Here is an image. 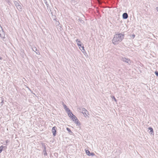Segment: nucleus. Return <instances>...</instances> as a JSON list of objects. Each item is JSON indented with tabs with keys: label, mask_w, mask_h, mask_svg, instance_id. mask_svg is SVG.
Returning a JSON list of instances; mask_svg holds the SVG:
<instances>
[{
	"label": "nucleus",
	"mask_w": 158,
	"mask_h": 158,
	"mask_svg": "<svg viewBox=\"0 0 158 158\" xmlns=\"http://www.w3.org/2000/svg\"><path fill=\"white\" fill-rule=\"evenodd\" d=\"M74 122L77 124L78 126L80 125H81L80 122L78 121V119L76 118Z\"/></svg>",
	"instance_id": "f8f14e48"
},
{
	"label": "nucleus",
	"mask_w": 158,
	"mask_h": 158,
	"mask_svg": "<svg viewBox=\"0 0 158 158\" xmlns=\"http://www.w3.org/2000/svg\"><path fill=\"white\" fill-rule=\"evenodd\" d=\"M14 3L15 4V5L16 7L17 6L19 5V4L18 3V2L16 1H14Z\"/></svg>",
	"instance_id": "dca6fc26"
},
{
	"label": "nucleus",
	"mask_w": 158,
	"mask_h": 158,
	"mask_svg": "<svg viewBox=\"0 0 158 158\" xmlns=\"http://www.w3.org/2000/svg\"><path fill=\"white\" fill-rule=\"evenodd\" d=\"M66 130L68 131L69 134L72 135L73 133L71 130L69 128L67 127L66 128Z\"/></svg>",
	"instance_id": "4468645a"
},
{
	"label": "nucleus",
	"mask_w": 158,
	"mask_h": 158,
	"mask_svg": "<svg viewBox=\"0 0 158 158\" xmlns=\"http://www.w3.org/2000/svg\"><path fill=\"white\" fill-rule=\"evenodd\" d=\"M4 103V100H2V102L0 103V107H1L3 105V103Z\"/></svg>",
	"instance_id": "4be33fe9"
},
{
	"label": "nucleus",
	"mask_w": 158,
	"mask_h": 158,
	"mask_svg": "<svg viewBox=\"0 0 158 158\" xmlns=\"http://www.w3.org/2000/svg\"><path fill=\"white\" fill-rule=\"evenodd\" d=\"M16 7L19 11H22V7L20 5H19Z\"/></svg>",
	"instance_id": "2eb2a0df"
},
{
	"label": "nucleus",
	"mask_w": 158,
	"mask_h": 158,
	"mask_svg": "<svg viewBox=\"0 0 158 158\" xmlns=\"http://www.w3.org/2000/svg\"><path fill=\"white\" fill-rule=\"evenodd\" d=\"M4 149H6V146H4Z\"/></svg>",
	"instance_id": "72a5a7b5"
},
{
	"label": "nucleus",
	"mask_w": 158,
	"mask_h": 158,
	"mask_svg": "<svg viewBox=\"0 0 158 158\" xmlns=\"http://www.w3.org/2000/svg\"><path fill=\"white\" fill-rule=\"evenodd\" d=\"M56 19H56V18H55V19H54V20H56V24L57 26V25H59V24H60V23L58 21H57V20H56Z\"/></svg>",
	"instance_id": "a211bd4d"
},
{
	"label": "nucleus",
	"mask_w": 158,
	"mask_h": 158,
	"mask_svg": "<svg viewBox=\"0 0 158 158\" xmlns=\"http://www.w3.org/2000/svg\"><path fill=\"white\" fill-rule=\"evenodd\" d=\"M56 129L57 128L56 126L53 127L52 128V131L54 136H55L56 134Z\"/></svg>",
	"instance_id": "39448f33"
},
{
	"label": "nucleus",
	"mask_w": 158,
	"mask_h": 158,
	"mask_svg": "<svg viewBox=\"0 0 158 158\" xmlns=\"http://www.w3.org/2000/svg\"><path fill=\"white\" fill-rule=\"evenodd\" d=\"M61 27H60V31H61V30H62V28L61 29Z\"/></svg>",
	"instance_id": "f704fd0d"
},
{
	"label": "nucleus",
	"mask_w": 158,
	"mask_h": 158,
	"mask_svg": "<svg viewBox=\"0 0 158 158\" xmlns=\"http://www.w3.org/2000/svg\"><path fill=\"white\" fill-rule=\"evenodd\" d=\"M155 74L156 75V76L158 77V72L157 71H156L155 72Z\"/></svg>",
	"instance_id": "a878e982"
},
{
	"label": "nucleus",
	"mask_w": 158,
	"mask_h": 158,
	"mask_svg": "<svg viewBox=\"0 0 158 158\" xmlns=\"http://www.w3.org/2000/svg\"><path fill=\"white\" fill-rule=\"evenodd\" d=\"M44 3L47 6V9L48 10H50V11H51V9H50V7L49 5V4H48V2H47V0H44Z\"/></svg>",
	"instance_id": "9d476101"
},
{
	"label": "nucleus",
	"mask_w": 158,
	"mask_h": 158,
	"mask_svg": "<svg viewBox=\"0 0 158 158\" xmlns=\"http://www.w3.org/2000/svg\"><path fill=\"white\" fill-rule=\"evenodd\" d=\"M124 35L122 33L115 34L112 40V43L114 44H117L118 42H121L122 41L124 38Z\"/></svg>",
	"instance_id": "f257e3e1"
},
{
	"label": "nucleus",
	"mask_w": 158,
	"mask_h": 158,
	"mask_svg": "<svg viewBox=\"0 0 158 158\" xmlns=\"http://www.w3.org/2000/svg\"><path fill=\"white\" fill-rule=\"evenodd\" d=\"M85 152L86 154L89 156H94L95 155V154L94 152L91 153L88 150H86Z\"/></svg>",
	"instance_id": "423d86ee"
},
{
	"label": "nucleus",
	"mask_w": 158,
	"mask_h": 158,
	"mask_svg": "<svg viewBox=\"0 0 158 158\" xmlns=\"http://www.w3.org/2000/svg\"><path fill=\"white\" fill-rule=\"evenodd\" d=\"M3 30V29L2 27L1 26V25H0V32H1V31H2V30Z\"/></svg>",
	"instance_id": "cd10ccee"
},
{
	"label": "nucleus",
	"mask_w": 158,
	"mask_h": 158,
	"mask_svg": "<svg viewBox=\"0 0 158 158\" xmlns=\"http://www.w3.org/2000/svg\"><path fill=\"white\" fill-rule=\"evenodd\" d=\"M4 146L2 145L0 146V153H1L3 150V149L4 148Z\"/></svg>",
	"instance_id": "f3484780"
},
{
	"label": "nucleus",
	"mask_w": 158,
	"mask_h": 158,
	"mask_svg": "<svg viewBox=\"0 0 158 158\" xmlns=\"http://www.w3.org/2000/svg\"><path fill=\"white\" fill-rule=\"evenodd\" d=\"M148 130L150 131L149 133L150 134H151V135L153 134V135L154 132H153V129L151 127H148Z\"/></svg>",
	"instance_id": "9b49d317"
},
{
	"label": "nucleus",
	"mask_w": 158,
	"mask_h": 158,
	"mask_svg": "<svg viewBox=\"0 0 158 158\" xmlns=\"http://www.w3.org/2000/svg\"><path fill=\"white\" fill-rule=\"evenodd\" d=\"M5 32L2 30L0 32V36L1 38L4 39L5 38Z\"/></svg>",
	"instance_id": "0eeeda50"
},
{
	"label": "nucleus",
	"mask_w": 158,
	"mask_h": 158,
	"mask_svg": "<svg viewBox=\"0 0 158 158\" xmlns=\"http://www.w3.org/2000/svg\"><path fill=\"white\" fill-rule=\"evenodd\" d=\"M32 49H33V51H37V48L35 47V48H33Z\"/></svg>",
	"instance_id": "bb28decb"
},
{
	"label": "nucleus",
	"mask_w": 158,
	"mask_h": 158,
	"mask_svg": "<svg viewBox=\"0 0 158 158\" xmlns=\"http://www.w3.org/2000/svg\"><path fill=\"white\" fill-rule=\"evenodd\" d=\"M36 53L37 54H40V52H38V53L37 52H36Z\"/></svg>",
	"instance_id": "c9c22d12"
},
{
	"label": "nucleus",
	"mask_w": 158,
	"mask_h": 158,
	"mask_svg": "<svg viewBox=\"0 0 158 158\" xmlns=\"http://www.w3.org/2000/svg\"><path fill=\"white\" fill-rule=\"evenodd\" d=\"M112 98L115 101V102H116L117 101V100L115 98L114 96H112Z\"/></svg>",
	"instance_id": "5701e85b"
},
{
	"label": "nucleus",
	"mask_w": 158,
	"mask_h": 158,
	"mask_svg": "<svg viewBox=\"0 0 158 158\" xmlns=\"http://www.w3.org/2000/svg\"><path fill=\"white\" fill-rule=\"evenodd\" d=\"M78 109L80 111L82 110V112H81L85 116H87V114H88V111L85 108H79Z\"/></svg>",
	"instance_id": "7ed1b4c3"
},
{
	"label": "nucleus",
	"mask_w": 158,
	"mask_h": 158,
	"mask_svg": "<svg viewBox=\"0 0 158 158\" xmlns=\"http://www.w3.org/2000/svg\"><path fill=\"white\" fill-rule=\"evenodd\" d=\"M76 41L77 42V45L78 47L82 46V45H83L81 43V41L80 40H79L78 39H77L76 40Z\"/></svg>",
	"instance_id": "6e6552de"
},
{
	"label": "nucleus",
	"mask_w": 158,
	"mask_h": 158,
	"mask_svg": "<svg viewBox=\"0 0 158 158\" xmlns=\"http://www.w3.org/2000/svg\"><path fill=\"white\" fill-rule=\"evenodd\" d=\"M51 14H52V17L53 18H54V17H56L55 15H54H54H53V14H52V12H51Z\"/></svg>",
	"instance_id": "7c9ffc66"
},
{
	"label": "nucleus",
	"mask_w": 158,
	"mask_h": 158,
	"mask_svg": "<svg viewBox=\"0 0 158 158\" xmlns=\"http://www.w3.org/2000/svg\"><path fill=\"white\" fill-rule=\"evenodd\" d=\"M68 116L70 118L73 114L71 111L70 112L68 113Z\"/></svg>",
	"instance_id": "6ab92c4d"
},
{
	"label": "nucleus",
	"mask_w": 158,
	"mask_h": 158,
	"mask_svg": "<svg viewBox=\"0 0 158 158\" xmlns=\"http://www.w3.org/2000/svg\"><path fill=\"white\" fill-rule=\"evenodd\" d=\"M135 36V35L134 34H133L131 36V37L133 39Z\"/></svg>",
	"instance_id": "c85d7f7f"
},
{
	"label": "nucleus",
	"mask_w": 158,
	"mask_h": 158,
	"mask_svg": "<svg viewBox=\"0 0 158 158\" xmlns=\"http://www.w3.org/2000/svg\"><path fill=\"white\" fill-rule=\"evenodd\" d=\"M47 144L45 143H41V146L43 149V153L44 156H46L47 155L46 152V146Z\"/></svg>",
	"instance_id": "f03ea898"
},
{
	"label": "nucleus",
	"mask_w": 158,
	"mask_h": 158,
	"mask_svg": "<svg viewBox=\"0 0 158 158\" xmlns=\"http://www.w3.org/2000/svg\"><path fill=\"white\" fill-rule=\"evenodd\" d=\"M65 110L68 113L69 112H70L71 111L70 109L68 108H67Z\"/></svg>",
	"instance_id": "412c9836"
},
{
	"label": "nucleus",
	"mask_w": 158,
	"mask_h": 158,
	"mask_svg": "<svg viewBox=\"0 0 158 158\" xmlns=\"http://www.w3.org/2000/svg\"><path fill=\"white\" fill-rule=\"evenodd\" d=\"M82 48V50H83V52H84V51L85 52V50L84 49V47L83 46H82L81 47Z\"/></svg>",
	"instance_id": "b1692460"
},
{
	"label": "nucleus",
	"mask_w": 158,
	"mask_h": 158,
	"mask_svg": "<svg viewBox=\"0 0 158 158\" xmlns=\"http://www.w3.org/2000/svg\"><path fill=\"white\" fill-rule=\"evenodd\" d=\"M78 20L82 24H84L85 23L84 21L83 20L81 19H78Z\"/></svg>",
	"instance_id": "aec40b11"
},
{
	"label": "nucleus",
	"mask_w": 158,
	"mask_h": 158,
	"mask_svg": "<svg viewBox=\"0 0 158 158\" xmlns=\"http://www.w3.org/2000/svg\"><path fill=\"white\" fill-rule=\"evenodd\" d=\"M71 118L74 122L76 118H77L75 115L73 114L72 116L70 117Z\"/></svg>",
	"instance_id": "ddd939ff"
},
{
	"label": "nucleus",
	"mask_w": 158,
	"mask_h": 158,
	"mask_svg": "<svg viewBox=\"0 0 158 158\" xmlns=\"http://www.w3.org/2000/svg\"><path fill=\"white\" fill-rule=\"evenodd\" d=\"M122 17L123 19H126L128 17V15L127 13H124L123 14Z\"/></svg>",
	"instance_id": "1a4fd4ad"
},
{
	"label": "nucleus",
	"mask_w": 158,
	"mask_h": 158,
	"mask_svg": "<svg viewBox=\"0 0 158 158\" xmlns=\"http://www.w3.org/2000/svg\"><path fill=\"white\" fill-rule=\"evenodd\" d=\"M10 142V141L9 140H7L6 141V144L7 143H9Z\"/></svg>",
	"instance_id": "c756f323"
},
{
	"label": "nucleus",
	"mask_w": 158,
	"mask_h": 158,
	"mask_svg": "<svg viewBox=\"0 0 158 158\" xmlns=\"http://www.w3.org/2000/svg\"><path fill=\"white\" fill-rule=\"evenodd\" d=\"M6 1L8 2H9L10 1V0H6Z\"/></svg>",
	"instance_id": "2f4dec72"
},
{
	"label": "nucleus",
	"mask_w": 158,
	"mask_h": 158,
	"mask_svg": "<svg viewBox=\"0 0 158 158\" xmlns=\"http://www.w3.org/2000/svg\"><path fill=\"white\" fill-rule=\"evenodd\" d=\"M156 10H157V11H158V7H156Z\"/></svg>",
	"instance_id": "473e14b6"
},
{
	"label": "nucleus",
	"mask_w": 158,
	"mask_h": 158,
	"mask_svg": "<svg viewBox=\"0 0 158 158\" xmlns=\"http://www.w3.org/2000/svg\"><path fill=\"white\" fill-rule=\"evenodd\" d=\"M63 106L64 108L65 109H66L67 108V106L65 104H64L63 105Z\"/></svg>",
	"instance_id": "393cba45"
},
{
	"label": "nucleus",
	"mask_w": 158,
	"mask_h": 158,
	"mask_svg": "<svg viewBox=\"0 0 158 158\" xmlns=\"http://www.w3.org/2000/svg\"><path fill=\"white\" fill-rule=\"evenodd\" d=\"M121 60L124 62L128 63V64L131 63V61L129 59L125 57H122Z\"/></svg>",
	"instance_id": "20e7f679"
}]
</instances>
